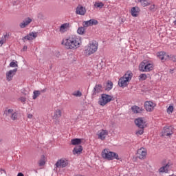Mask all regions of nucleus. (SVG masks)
<instances>
[{
  "instance_id": "obj_1",
  "label": "nucleus",
  "mask_w": 176,
  "mask_h": 176,
  "mask_svg": "<svg viewBox=\"0 0 176 176\" xmlns=\"http://www.w3.org/2000/svg\"><path fill=\"white\" fill-rule=\"evenodd\" d=\"M82 41L75 35L70 36L69 38L65 39L62 42V45L69 50H76L80 46Z\"/></svg>"
},
{
  "instance_id": "obj_2",
  "label": "nucleus",
  "mask_w": 176,
  "mask_h": 176,
  "mask_svg": "<svg viewBox=\"0 0 176 176\" xmlns=\"http://www.w3.org/2000/svg\"><path fill=\"white\" fill-rule=\"evenodd\" d=\"M133 78V72H126L123 77H121L118 81V85L120 87L124 89V87H127L129 86V83H130V80Z\"/></svg>"
},
{
  "instance_id": "obj_3",
  "label": "nucleus",
  "mask_w": 176,
  "mask_h": 176,
  "mask_svg": "<svg viewBox=\"0 0 176 176\" xmlns=\"http://www.w3.org/2000/svg\"><path fill=\"white\" fill-rule=\"evenodd\" d=\"M98 50V43L96 41H93L85 47L84 53L86 56H91V54H94Z\"/></svg>"
},
{
  "instance_id": "obj_4",
  "label": "nucleus",
  "mask_w": 176,
  "mask_h": 176,
  "mask_svg": "<svg viewBox=\"0 0 176 176\" xmlns=\"http://www.w3.org/2000/svg\"><path fill=\"white\" fill-rule=\"evenodd\" d=\"M102 156L107 160H119V155L115 152L109 151L108 149H104L102 151Z\"/></svg>"
},
{
  "instance_id": "obj_5",
  "label": "nucleus",
  "mask_w": 176,
  "mask_h": 176,
  "mask_svg": "<svg viewBox=\"0 0 176 176\" xmlns=\"http://www.w3.org/2000/svg\"><path fill=\"white\" fill-rule=\"evenodd\" d=\"M113 100V97L112 96L102 94L100 98H99L98 104L99 105H101V107H105L106 104L111 102Z\"/></svg>"
},
{
  "instance_id": "obj_6",
  "label": "nucleus",
  "mask_w": 176,
  "mask_h": 176,
  "mask_svg": "<svg viewBox=\"0 0 176 176\" xmlns=\"http://www.w3.org/2000/svg\"><path fill=\"white\" fill-rule=\"evenodd\" d=\"M4 116L10 118L12 120H17L19 118V113L12 109L6 108L4 110Z\"/></svg>"
},
{
  "instance_id": "obj_7",
  "label": "nucleus",
  "mask_w": 176,
  "mask_h": 176,
  "mask_svg": "<svg viewBox=\"0 0 176 176\" xmlns=\"http://www.w3.org/2000/svg\"><path fill=\"white\" fill-rule=\"evenodd\" d=\"M140 70L142 72H149V71H152L153 69V65L150 63L149 62H142L140 65Z\"/></svg>"
},
{
  "instance_id": "obj_8",
  "label": "nucleus",
  "mask_w": 176,
  "mask_h": 176,
  "mask_svg": "<svg viewBox=\"0 0 176 176\" xmlns=\"http://www.w3.org/2000/svg\"><path fill=\"white\" fill-rule=\"evenodd\" d=\"M54 166L56 169L65 168V167H67V166H68V160L63 158L58 160Z\"/></svg>"
},
{
  "instance_id": "obj_9",
  "label": "nucleus",
  "mask_w": 176,
  "mask_h": 176,
  "mask_svg": "<svg viewBox=\"0 0 176 176\" xmlns=\"http://www.w3.org/2000/svg\"><path fill=\"white\" fill-rule=\"evenodd\" d=\"M174 133L173 126H164L162 131V137H168Z\"/></svg>"
},
{
  "instance_id": "obj_10",
  "label": "nucleus",
  "mask_w": 176,
  "mask_h": 176,
  "mask_svg": "<svg viewBox=\"0 0 176 176\" xmlns=\"http://www.w3.org/2000/svg\"><path fill=\"white\" fill-rule=\"evenodd\" d=\"M155 107H156V104L152 101H147L144 103V107L147 112H152L155 109Z\"/></svg>"
},
{
  "instance_id": "obj_11",
  "label": "nucleus",
  "mask_w": 176,
  "mask_h": 176,
  "mask_svg": "<svg viewBox=\"0 0 176 176\" xmlns=\"http://www.w3.org/2000/svg\"><path fill=\"white\" fill-rule=\"evenodd\" d=\"M97 135L98 140H101V141H104V140L107 138V136L108 135V131L101 129L98 131Z\"/></svg>"
},
{
  "instance_id": "obj_12",
  "label": "nucleus",
  "mask_w": 176,
  "mask_h": 176,
  "mask_svg": "<svg viewBox=\"0 0 176 176\" xmlns=\"http://www.w3.org/2000/svg\"><path fill=\"white\" fill-rule=\"evenodd\" d=\"M38 36V34L36 32H30L28 35L25 36L22 41H32L35 39Z\"/></svg>"
},
{
  "instance_id": "obj_13",
  "label": "nucleus",
  "mask_w": 176,
  "mask_h": 176,
  "mask_svg": "<svg viewBox=\"0 0 176 176\" xmlns=\"http://www.w3.org/2000/svg\"><path fill=\"white\" fill-rule=\"evenodd\" d=\"M32 23V19L30 17L25 19L21 23H19L20 28H25L28 25H30Z\"/></svg>"
},
{
  "instance_id": "obj_14",
  "label": "nucleus",
  "mask_w": 176,
  "mask_h": 176,
  "mask_svg": "<svg viewBox=\"0 0 176 176\" xmlns=\"http://www.w3.org/2000/svg\"><path fill=\"white\" fill-rule=\"evenodd\" d=\"M135 124H136L139 129H144V127H145V120H144L142 118H139L135 120Z\"/></svg>"
},
{
  "instance_id": "obj_15",
  "label": "nucleus",
  "mask_w": 176,
  "mask_h": 176,
  "mask_svg": "<svg viewBox=\"0 0 176 176\" xmlns=\"http://www.w3.org/2000/svg\"><path fill=\"white\" fill-rule=\"evenodd\" d=\"M146 153V150L144 148V147H142L138 150V157H139V159H145Z\"/></svg>"
},
{
  "instance_id": "obj_16",
  "label": "nucleus",
  "mask_w": 176,
  "mask_h": 176,
  "mask_svg": "<svg viewBox=\"0 0 176 176\" xmlns=\"http://www.w3.org/2000/svg\"><path fill=\"white\" fill-rule=\"evenodd\" d=\"M16 72H17V69H14L12 70H10L6 73V78H7V80H8V82H10V80H12V79H13V76H14V75H16Z\"/></svg>"
},
{
  "instance_id": "obj_17",
  "label": "nucleus",
  "mask_w": 176,
  "mask_h": 176,
  "mask_svg": "<svg viewBox=\"0 0 176 176\" xmlns=\"http://www.w3.org/2000/svg\"><path fill=\"white\" fill-rule=\"evenodd\" d=\"M76 14H80V16H85L86 14V8L82 6H78L76 9Z\"/></svg>"
},
{
  "instance_id": "obj_18",
  "label": "nucleus",
  "mask_w": 176,
  "mask_h": 176,
  "mask_svg": "<svg viewBox=\"0 0 176 176\" xmlns=\"http://www.w3.org/2000/svg\"><path fill=\"white\" fill-rule=\"evenodd\" d=\"M101 91H102V85L100 84L96 85L93 90L92 96H97V94H99Z\"/></svg>"
},
{
  "instance_id": "obj_19",
  "label": "nucleus",
  "mask_w": 176,
  "mask_h": 176,
  "mask_svg": "<svg viewBox=\"0 0 176 176\" xmlns=\"http://www.w3.org/2000/svg\"><path fill=\"white\" fill-rule=\"evenodd\" d=\"M97 24H98V21L96 19H90L89 21H84V27L97 25Z\"/></svg>"
},
{
  "instance_id": "obj_20",
  "label": "nucleus",
  "mask_w": 176,
  "mask_h": 176,
  "mask_svg": "<svg viewBox=\"0 0 176 176\" xmlns=\"http://www.w3.org/2000/svg\"><path fill=\"white\" fill-rule=\"evenodd\" d=\"M131 110L133 113H141L144 111V109H142V107H139L138 106H133Z\"/></svg>"
},
{
  "instance_id": "obj_21",
  "label": "nucleus",
  "mask_w": 176,
  "mask_h": 176,
  "mask_svg": "<svg viewBox=\"0 0 176 176\" xmlns=\"http://www.w3.org/2000/svg\"><path fill=\"white\" fill-rule=\"evenodd\" d=\"M62 114H63V112L61 111L60 109H56L54 112L53 118L54 119H55V120H58V119L61 118Z\"/></svg>"
},
{
  "instance_id": "obj_22",
  "label": "nucleus",
  "mask_w": 176,
  "mask_h": 176,
  "mask_svg": "<svg viewBox=\"0 0 176 176\" xmlns=\"http://www.w3.org/2000/svg\"><path fill=\"white\" fill-rule=\"evenodd\" d=\"M68 28H69V23H64L60 27L59 31L61 34H63V32H67Z\"/></svg>"
},
{
  "instance_id": "obj_23",
  "label": "nucleus",
  "mask_w": 176,
  "mask_h": 176,
  "mask_svg": "<svg viewBox=\"0 0 176 176\" xmlns=\"http://www.w3.org/2000/svg\"><path fill=\"white\" fill-rule=\"evenodd\" d=\"M82 151H83V147L82 146H77L73 150V153L74 155H79V153H82Z\"/></svg>"
},
{
  "instance_id": "obj_24",
  "label": "nucleus",
  "mask_w": 176,
  "mask_h": 176,
  "mask_svg": "<svg viewBox=\"0 0 176 176\" xmlns=\"http://www.w3.org/2000/svg\"><path fill=\"white\" fill-rule=\"evenodd\" d=\"M72 145H80L82 144V139L75 138L71 140Z\"/></svg>"
},
{
  "instance_id": "obj_25",
  "label": "nucleus",
  "mask_w": 176,
  "mask_h": 176,
  "mask_svg": "<svg viewBox=\"0 0 176 176\" xmlns=\"http://www.w3.org/2000/svg\"><path fill=\"white\" fill-rule=\"evenodd\" d=\"M168 168H170V165L167 164L166 166L161 167L159 171L160 173H168Z\"/></svg>"
},
{
  "instance_id": "obj_26",
  "label": "nucleus",
  "mask_w": 176,
  "mask_h": 176,
  "mask_svg": "<svg viewBox=\"0 0 176 176\" xmlns=\"http://www.w3.org/2000/svg\"><path fill=\"white\" fill-rule=\"evenodd\" d=\"M131 14H132L133 17H137V16H138V7L132 8Z\"/></svg>"
},
{
  "instance_id": "obj_27",
  "label": "nucleus",
  "mask_w": 176,
  "mask_h": 176,
  "mask_svg": "<svg viewBox=\"0 0 176 176\" xmlns=\"http://www.w3.org/2000/svg\"><path fill=\"white\" fill-rule=\"evenodd\" d=\"M112 87H113V83L109 80L106 85L105 90H107V91H109V90H112Z\"/></svg>"
},
{
  "instance_id": "obj_28",
  "label": "nucleus",
  "mask_w": 176,
  "mask_h": 176,
  "mask_svg": "<svg viewBox=\"0 0 176 176\" xmlns=\"http://www.w3.org/2000/svg\"><path fill=\"white\" fill-rule=\"evenodd\" d=\"M94 7L97 9H102V8H104V3L101 1H96L94 3Z\"/></svg>"
},
{
  "instance_id": "obj_29",
  "label": "nucleus",
  "mask_w": 176,
  "mask_h": 176,
  "mask_svg": "<svg viewBox=\"0 0 176 176\" xmlns=\"http://www.w3.org/2000/svg\"><path fill=\"white\" fill-rule=\"evenodd\" d=\"M138 2H140V3H141L142 6H143L144 8L149 5L148 0H138Z\"/></svg>"
},
{
  "instance_id": "obj_30",
  "label": "nucleus",
  "mask_w": 176,
  "mask_h": 176,
  "mask_svg": "<svg viewBox=\"0 0 176 176\" xmlns=\"http://www.w3.org/2000/svg\"><path fill=\"white\" fill-rule=\"evenodd\" d=\"M33 94V100H36V98L41 96V91H34Z\"/></svg>"
},
{
  "instance_id": "obj_31",
  "label": "nucleus",
  "mask_w": 176,
  "mask_h": 176,
  "mask_svg": "<svg viewBox=\"0 0 176 176\" xmlns=\"http://www.w3.org/2000/svg\"><path fill=\"white\" fill-rule=\"evenodd\" d=\"M44 164H46V162L45 161V156L43 155V158L38 161V166L42 167Z\"/></svg>"
},
{
  "instance_id": "obj_32",
  "label": "nucleus",
  "mask_w": 176,
  "mask_h": 176,
  "mask_svg": "<svg viewBox=\"0 0 176 176\" xmlns=\"http://www.w3.org/2000/svg\"><path fill=\"white\" fill-rule=\"evenodd\" d=\"M157 56L158 58H160V60H162L163 61L164 57V52H157Z\"/></svg>"
},
{
  "instance_id": "obj_33",
  "label": "nucleus",
  "mask_w": 176,
  "mask_h": 176,
  "mask_svg": "<svg viewBox=\"0 0 176 176\" xmlns=\"http://www.w3.org/2000/svg\"><path fill=\"white\" fill-rule=\"evenodd\" d=\"M77 32L79 34V35H83V34H85V28H78L77 30Z\"/></svg>"
},
{
  "instance_id": "obj_34",
  "label": "nucleus",
  "mask_w": 176,
  "mask_h": 176,
  "mask_svg": "<svg viewBox=\"0 0 176 176\" xmlns=\"http://www.w3.org/2000/svg\"><path fill=\"white\" fill-rule=\"evenodd\" d=\"M139 79L140 80H146V78H148V76L145 74H141L139 76Z\"/></svg>"
},
{
  "instance_id": "obj_35",
  "label": "nucleus",
  "mask_w": 176,
  "mask_h": 176,
  "mask_svg": "<svg viewBox=\"0 0 176 176\" xmlns=\"http://www.w3.org/2000/svg\"><path fill=\"white\" fill-rule=\"evenodd\" d=\"M10 67H11V68H16V67H19V65H17V61L14 62L12 61L10 63Z\"/></svg>"
},
{
  "instance_id": "obj_36",
  "label": "nucleus",
  "mask_w": 176,
  "mask_h": 176,
  "mask_svg": "<svg viewBox=\"0 0 176 176\" xmlns=\"http://www.w3.org/2000/svg\"><path fill=\"white\" fill-rule=\"evenodd\" d=\"M73 96L75 97H82V92L80 91H77L73 93Z\"/></svg>"
},
{
  "instance_id": "obj_37",
  "label": "nucleus",
  "mask_w": 176,
  "mask_h": 176,
  "mask_svg": "<svg viewBox=\"0 0 176 176\" xmlns=\"http://www.w3.org/2000/svg\"><path fill=\"white\" fill-rule=\"evenodd\" d=\"M167 60H170V56L167 54V53L164 52V59L162 61H166Z\"/></svg>"
},
{
  "instance_id": "obj_38",
  "label": "nucleus",
  "mask_w": 176,
  "mask_h": 176,
  "mask_svg": "<svg viewBox=\"0 0 176 176\" xmlns=\"http://www.w3.org/2000/svg\"><path fill=\"white\" fill-rule=\"evenodd\" d=\"M173 111H174V107L170 105L167 108V112L168 113H173Z\"/></svg>"
},
{
  "instance_id": "obj_39",
  "label": "nucleus",
  "mask_w": 176,
  "mask_h": 176,
  "mask_svg": "<svg viewBox=\"0 0 176 176\" xmlns=\"http://www.w3.org/2000/svg\"><path fill=\"white\" fill-rule=\"evenodd\" d=\"M141 129H140L139 131H136V134L139 135H142V134H144V129L140 128Z\"/></svg>"
},
{
  "instance_id": "obj_40",
  "label": "nucleus",
  "mask_w": 176,
  "mask_h": 176,
  "mask_svg": "<svg viewBox=\"0 0 176 176\" xmlns=\"http://www.w3.org/2000/svg\"><path fill=\"white\" fill-rule=\"evenodd\" d=\"M155 4L153 5H151L149 8V10H151V12H155Z\"/></svg>"
},
{
  "instance_id": "obj_41",
  "label": "nucleus",
  "mask_w": 176,
  "mask_h": 176,
  "mask_svg": "<svg viewBox=\"0 0 176 176\" xmlns=\"http://www.w3.org/2000/svg\"><path fill=\"white\" fill-rule=\"evenodd\" d=\"M38 19H40L41 20H42V19H43V14H42L41 12L38 13L37 15Z\"/></svg>"
},
{
  "instance_id": "obj_42",
  "label": "nucleus",
  "mask_w": 176,
  "mask_h": 176,
  "mask_svg": "<svg viewBox=\"0 0 176 176\" xmlns=\"http://www.w3.org/2000/svg\"><path fill=\"white\" fill-rule=\"evenodd\" d=\"M19 100H20V101H21V102H25V101H26V99H25V98H24V97H21V98H19Z\"/></svg>"
},
{
  "instance_id": "obj_43",
  "label": "nucleus",
  "mask_w": 176,
  "mask_h": 176,
  "mask_svg": "<svg viewBox=\"0 0 176 176\" xmlns=\"http://www.w3.org/2000/svg\"><path fill=\"white\" fill-rule=\"evenodd\" d=\"M32 117H33L32 114H28V119H32Z\"/></svg>"
},
{
  "instance_id": "obj_44",
  "label": "nucleus",
  "mask_w": 176,
  "mask_h": 176,
  "mask_svg": "<svg viewBox=\"0 0 176 176\" xmlns=\"http://www.w3.org/2000/svg\"><path fill=\"white\" fill-rule=\"evenodd\" d=\"M0 171H1V174H2V172L5 173V174H6V170L1 169Z\"/></svg>"
},
{
  "instance_id": "obj_45",
  "label": "nucleus",
  "mask_w": 176,
  "mask_h": 176,
  "mask_svg": "<svg viewBox=\"0 0 176 176\" xmlns=\"http://www.w3.org/2000/svg\"><path fill=\"white\" fill-rule=\"evenodd\" d=\"M17 176H24V174H23L21 173H19Z\"/></svg>"
},
{
  "instance_id": "obj_46",
  "label": "nucleus",
  "mask_w": 176,
  "mask_h": 176,
  "mask_svg": "<svg viewBox=\"0 0 176 176\" xmlns=\"http://www.w3.org/2000/svg\"><path fill=\"white\" fill-rule=\"evenodd\" d=\"M41 91V93H45L46 89H43V90H41V91Z\"/></svg>"
},
{
  "instance_id": "obj_47",
  "label": "nucleus",
  "mask_w": 176,
  "mask_h": 176,
  "mask_svg": "<svg viewBox=\"0 0 176 176\" xmlns=\"http://www.w3.org/2000/svg\"><path fill=\"white\" fill-rule=\"evenodd\" d=\"M23 50H27V45H25V46L23 47Z\"/></svg>"
},
{
  "instance_id": "obj_48",
  "label": "nucleus",
  "mask_w": 176,
  "mask_h": 176,
  "mask_svg": "<svg viewBox=\"0 0 176 176\" xmlns=\"http://www.w3.org/2000/svg\"><path fill=\"white\" fill-rule=\"evenodd\" d=\"M0 44L3 45V40L0 41Z\"/></svg>"
},
{
  "instance_id": "obj_49",
  "label": "nucleus",
  "mask_w": 176,
  "mask_h": 176,
  "mask_svg": "<svg viewBox=\"0 0 176 176\" xmlns=\"http://www.w3.org/2000/svg\"><path fill=\"white\" fill-rule=\"evenodd\" d=\"M1 141H2L1 140H0V142H1Z\"/></svg>"
}]
</instances>
